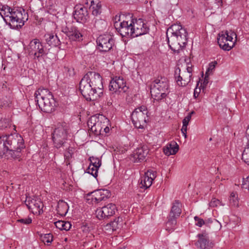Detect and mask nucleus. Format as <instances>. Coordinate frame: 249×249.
I'll list each match as a JSON object with an SVG mask.
<instances>
[{
    "instance_id": "1",
    "label": "nucleus",
    "mask_w": 249,
    "mask_h": 249,
    "mask_svg": "<svg viewBox=\"0 0 249 249\" xmlns=\"http://www.w3.org/2000/svg\"><path fill=\"white\" fill-rule=\"evenodd\" d=\"M79 89L87 101H95L103 95V85L100 74L95 71H88L79 83Z\"/></svg>"
},
{
    "instance_id": "2",
    "label": "nucleus",
    "mask_w": 249,
    "mask_h": 249,
    "mask_svg": "<svg viewBox=\"0 0 249 249\" xmlns=\"http://www.w3.org/2000/svg\"><path fill=\"white\" fill-rule=\"evenodd\" d=\"M188 33L180 24H174L169 27L166 31L168 44L175 53L183 49L187 44Z\"/></svg>"
},
{
    "instance_id": "3",
    "label": "nucleus",
    "mask_w": 249,
    "mask_h": 249,
    "mask_svg": "<svg viewBox=\"0 0 249 249\" xmlns=\"http://www.w3.org/2000/svg\"><path fill=\"white\" fill-rule=\"evenodd\" d=\"M0 137L3 149V154L7 158H19L21 149L25 147L24 140L21 136L15 133Z\"/></svg>"
},
{
    "instance_id": "4",
    "label": "nucleus",
    "mask_w": 249,
    "mask_h": 249,
    "mask_svg": "<svg viewBox=\"0 0 249 249\" xmlns=\"http://www.w3.org/2000/svg\"><path fill=\"white\" fill-rule=\"evenodd\" d=\"M8 15L4 18V20L11 29H17L22 27L28 20V15L22 8H11Z\"/></svg>"
},
{
    "instance_id": "5",
    "label": "nucleus",
    "mask_w": 249,
    "mask_h": 249,
    "mask_svg": "<svg viewBox=\"0 0 249 249\" xmlns=\"http://www.w3.org/2000/svg\"><path fill=\"white\" fill-rule=\"evenodd\" d=\"M69 127L65 123L58 124L52 133L54 146L59 148L64 146L68 139Z\"/></svg>"
},
{
    "instance_id": "6",
    "label": "nucleus",
    "mask_w": 249,
    "mask_h": 249,
    "mask_svg": "<svg viewBox=\"0 0 249 249\" xmlns=\"http://www.w3.org/2000/svg\"><path fill=\"white\" fill-rule=\"evenodd\" d=\"M217 42L219 47L225 51H230L233 47L237 35L231 30L222 31L218 35Z\"/></svg>"
},
{
    "instance_id": "7",
    "label": "nucleus",
    "mask_w": 249,
    "mask_h": 249,
    "mask_svg": "<svg viewBox=\"0 0 249 249\" xmlns=\"http://www.w3.org/2000/svg\"><path fill=\"white\" fill-rule=\"evenodd\" d=\"M147 107L142 106L136 108L131 114V120L134 125L138 128H143L148 118Z\"/></svg>"
},
{
    "instance_id": "8",
    "label": "nucleus",
    "mask_w": 249,
    "mask_h": 249,
    "mask_svg": "<svg viewBox=\"0 0 249 249\" xmlns=\"http://www.w3.org/2000/svg\"><path fill=\"white\" fill-rule=\"evenodd\" d=\"M181 204L179 200H175L173 202L170 211L168 219L166 222V230L170 231L174 229L177 224V219L181 213Z\"/></svg>"
},
{
    "instance_id": "9",
    "label": "nucleus",
    "mask_w": 249,
    "mask_h": 249,
    "mask_svg": "<svg viewBox=\"0 0 249 249\" xmlns=\"http://www.w3.org/2000/svg\"><path fill=\"white\" fill-rule=\"evenodd\" d=\"M109 120L104 116L101 115L92 116L88 121L87 124L89 128L96 134L100 133L101 130L105 126L106 123H107Z\"/></svg>"
},
{
    "instance_id": "10",
    "label": "nucleus",
    "mask_w": 249,
    "mask_h": 249,
    "mask_svg": "<svg viewBox=\"0 0 249 249\" xmlns=\"http://www.w3.org/2000/svg\"><path fill=\"white\" fill-rule=\"evenodd\" d=\"M128 89V87L126 85L125 80L121 76H115L110 82L109 89L112 93H125Z\"/></svg>"
},
{
    "instance_id": "11",
    "label": "nucleus",
    "mask_w": 249,
    "mask_h": 249,
    "mask_svg": "<svg viewBox=\"0 0 249 249\" xmlns=\"http://www.w3.org/2000/svg\"><path fill=\"white\" fill-rule=\"evenodd\" d=\"M27 50L30 55H33L38 60L40 57L46 54L42 43L37 39L30 41Z\"/></svg>"
},
{
    "instance_id": "12",
    "label": "nucleus",
    "mask_w": 249,
    "mask_h": 249,
    "mask_svg": "<svg viewBox=\"0 0 249 249\" xmlns=\"http://www.w3.org/2000/svg\"><path fill=\"white\" fill-rule=\"evenodd\" d=\"M114 26L118 32L123 37L127 38H134L132 20L128 23V21H123L121 22H116Z\"/></svg>"
},
{
    "instance_id": "13",
    "label": "nucleus",
    "mask_w": 249,
    "mask_h": 249,
    "mask_svg": "<svg viewBox=\"0 0 249 249\" xmlns=\"http://www.w3.org/2000/svg\"><path fill=\"white\" fill-rule=\"evenodd\" d=\"M96 42L99 50L104 52L110 50L114 43V39L109 35L100 36L97 38Z\"/></svg>"
},
{
    "instance_id": "14",
    "label": "nucleus",
    "mask_w": 249,
    "mask_h": 249,
    "mask_svg": "<svg viewBox=\"0 0 249 249\" xmlns=\"http://www.w3.org/2000/svg\"><path fill=\"white\" fill-rule=\"evenodd\" d=\"M132 23L134 37L148 33L149 28L142 18L133 19Z\"/></svg>"
},
{
    "instance_id": "15",
    "label": "nucleus",
    "mask_w": 249,
    "mask_h": 249,
    "mask_svg": "<svg viewBox=\"0 0 249 249\" xmlns=\"http://www.w3.org/2000/svg\"><path fill=\"white\" fill-rule=\"evenodd\" d=\"M156 176L157 173L156 171L151 170H147L139 180L140 188L146 189L150 187Z\"/></svg>"
},
{
    "instance_id": "16",
    "label": "nucleus",
    "mask_w": 249,
    "mask_h": 249,
    "mask_svg": "<svg viewBox=\"0 0 249 249\" xmlns=\"http://www.w3.org/2000/svg\"><path fill=\"white\" fill-rule=\"evenodd\" d=\"M116 207L115 204L109 203L97 209L96 214L99 219L108 218L115 214Z\"/></svg>"
},
{
    "instance_id": "17",
    "label": "nucleus",
    "mask_w": 249,
    "mask_h": 249,
    "mask_svg": "<svg viewBox=\"0 0 249 249\" xmlns=\"http://www.w3.org/2000/svg\"><path fill=\"white\" fill-rule=\"evenodd\" d=\"M37 103L40 109L43 112L51 113L54 110L56 106L55 101L53 96L43 100H38Z\"/></svg>"
},
{
    "instance_id": "18",
    "label": "nucleus",
    "mask_w": 249,
    "mask_h": 249,
    "mask_svg": "<svg viewBox=\"0 0 249 249\" xmlns=\"http://www.w3.org/2000/svg\"><path fill=\"white\" fill-rule=\"evenodd\" d=\"M25 203L28 208L34 214H40L43 212V204L38 199L27 198Z\"/></svg>"
},
{
    "instance_id": "19",
    "label": "nucleus",
    "mask_w": 249,
    "mask_h": 249,
    "mask_svg": "<svg viewBox=\"0 0 249 249\" xmlns=\"http://www.w3.org/2000/svg\"><path fill=\"white\" fill-rule=\"evenodd\" d=\"M73 17L77 22L84 23L88 18L89 14L87 8L82 5H76L75 7Z\"/></svg>"
},
{
    "instance_id": "20",
    "label": "nucleus",
    "mask_w": 249,
    "mask_h": 249,
    "mask_svg": "<svg viewBox=\"0 0 249 249\" xmlns=\"http://www.w3.org/2000/svg\"><path fill=\"white\" fill-rule=\"evenodd\" d=\"M88 196L91 197V201L98 203L109 197L110 193L107 190H97L89 193Z\"/></svg>"
},
{
    "instance_id": "21",
    "label": "nucleus",
    "mask_w": 249,
    "mask_h": 249,
    "mask_svg": "<svg viewBox=\"0 0 249 249\" xmlns=\"http://www.w3.org/2000/svg\"><path fill=\"white\" fill-rule=\"evenodd\" d=\"M149 153V149L146 145H143L137 148L131 157V160L135 162H142L144 160Z\"/></svg>"
},
{
    "instance_id": "22",
    "label": "nucleus",
    "mask_w": 249,
    "mask_h": 249,
    "mask_svg": "<svg viewBox=\"0 0 249 249\" xmlns=\"http://www.w3.org/2000/svg\"><path fill=\"white\" fill-rule=\"evenodd\" d=\"M180 70L179 68L175 70V78L178 85L184 87L190 82L192 74L187 71H183L180 75Z\"/></svg>"
},
{
    "instance_id": "23",
    "label": "nucleus",
    "mask_w": 249,
    "mask_h": 249,
    "mask_svg": "<svg viewBox=\"0 0 249 249\" xmlns=\"http://www.w3.org/2000/svg\"><path fill=\"white\" fill-rule=\"evenodd\" d=\"M198 238V241L196 243V245L201 249H211L214 244L210 241L208 235L204 233L198 234L197 235Z\"/></svg>"
},
{
    "instance_id": "24",
    "label": "nucleus",
    "mask_w": 249,
    "mask_h": 249,
    "mask_svg": "<svg viewBox=\"0 0 249 249\" xmlns=\"http://www.w3.org/2000/svg\"><path fill=\"white\" fill-rule=\"evenodd\" d=\"M67 36L71 41H80L82 40L83 36L75 26H71L68 27L67 30L65 32Z\"/></svg>"
},
{
    "instance_id": "25",
    "label": "nucleus",
    "mask_w": 249,
    "mask_h": 249,
    "mask_svg": "<svg viewBox=\"0 0 249 249\" xmlns=\"http://www.w3.org/2000/svg\"><path fill=\"white\" fill-rule=\"evenodd\" d=\"M151 86L164 92H165L169 88L168 80L165 77L156 79Z\"/></svg>"
},
{
    "instance_id": "26",
    "label": "nucleus",
    "mask_w": 249,
    "mask_h": 249,
    "mask_svg": "<svg viewBox=\"0 0 249 249\" xmlns=\"http://www.w3.org/2000/svg\"><path fill=\"white\" fill-rule=\"evenodd\" d=\"M87 4H89V8L92 10V14L97 16L102 11V5L99 0H87Z\"/></svg>"
},
{
    "instance_id": "27",
    "label": "nucleus",
    "mask_w": 249,
    "mask_h": 249,
    "mask_svg": "<svg viewBox=\"0 0 249 249\" xmlns=\"http://www.w3.org/2000/svg\"><path fill=\"white\" fill-rule=\"evenodd\" d=\"M179 149V146L175 141L171 142L170 143L167 144L166 146L163 148L164 153L166 156H170L176 154Z\"/></svg>"
},
{
    "instance_id": "28",
    "label": "nucleus",
    "mask_w": 249,
    "mask_h": 249,
    "mask_svg": "<svg viewBox=\"0 0 249 249\" xmlns=\"http://www.w3.org/2000/svg\"><path fill=\"white\" fill-rule=\"evenodd\" d=\"M36 101L38 102V100H43L44 99L53 96L52 92L47 89L39 88L36 91L35 94Z\"/></svg>"
},
{
    "instance_id": "29",
    "label": "nucleus",
    "mask_w": 249,
    "mask_h": 249,
    "mask_svg": "<svg viewBox=\"0 0 249 249\" xmlns=\"http://www.w3.org/2000/svg\"><path fill=\"white\" fill-rule=\"evenodd\" d=\"M44 37L46 43L49 46L57 47L60 44V41L56 35L48 34L45 35Z\"/></svg>"
},
{
    "instance_id": "30",
    "label": "nucleus",
    "mask_w": 249,
    "mask_h": 249,
    "mask_svg": "<svg viewBox=\"0 0 249 249\" xmlns=\"http://www.w3.org/2000/svg\"><path fill=\"white\" fill-rule=\"evenodd\" d=\"M150 93L154 99L158 101L164 99L167 95L165 92L161 91L152 86H151Z\"/></svg>"
},
{
    "instance_id": "31",
    "label": "nucleus",
    "mask_w": 249,
    "mask_h": 249,
    "mask_svg": "<svg viewBox=\"0 0 249 249\" xmlns=\"http://www.w3.org/2000/svg\"><path fill=\"white\" fill-rule=\"evenodd\" d=\"M68 204L63 200H59L58 202L57 211V213L61 215H65L69 210Z\"/></svg>"
},
{
    "instance_id": "32",
    "label": "nucleus",
    "mask_w": 249,
    "mask_h": 249,
    "mask_svg": "<svg viewBox=\"0 0 249 249\" xmlns=\"http://www.w3.org/2000/svg\"><path fill=\"white\" fill-rule=\"evenodd\" d=\"M55 227L60 230L68 231L71 227V223L68 221L59 220L54 222Z\"/></svg>"
},
{
    "instance_id": "33",
    "label": "nucleus",
    "mask_w": 249,
    "mask_h": 249,
    "mask_svg": "<svg viewBox=\"0 0 249 249\" xmlns=\"http://www.w3.org/2000/svg\"><path fill=\"white\" fill-rule=\"evenodd\" d=\"M242 160L247 164L249 165V141L247 143L242 153Z\"/></svg>"
},
{
    "instance_id": "34",
    "label": "nucleus",
    "mask_w": 249,
    "mask_h": 249,
    "mask_svg": "<svg viewBox=\"0 0 249 249\" xmlns=\"http://www.w3.org/2000/svg\"><path fill=\"white\" fill-rule=\"evenodd\" d=\"M230 204L231 205L234 207L238 206V196L236 193L232 192L229 198Z\"/></svg>"
},
{
    "instance_id": "35",
    "label": "nucleus",
    "mask_w": 249,
    "mask_h": 249,
    "mask_svg": "<svg viewBox=\"0 0 249 249\" xmlns=\"http://www.w3.org/2000/svg\"><path fill=\"white\" fill-rule=\"evenodd\" d=\"M99 168H96L95 165L89 164L86 170V172L96 178L98 176V171Z\"/></svg>"
},
{
    "instance_id": "36",
    "label": "nucleus",
    "mask_w": 249,
    "mask_h": 249,
    "mask_svg": "<svg viewBox=\"0 0 249 249\" xmlns=\"http://www.w3.org/2000/svg\"><path fill=\"white\" fill-rule=\"evenodd\" d=\"M120 222V218L118 217L115 219L111 223L107 224L106 227L107 228V229H110L112 231L116 230L117 229L119 228V223Z\"/></svg>"
},
{
    "instance_id": "37",
    "label": "nucleus",
    "mask_w": 249,
    "mask_h": 249,
    "mask_svg": "<svg viewBox=\"0 0 249 249\" xmlns=\"http://www.w3.org/2000/svg\"><path fill=\"white\" fill-rule=\"evenodd\" d=\"M89 160L90 161V164L95 165L96 168H99L102 164L101 160L98 158L92 156L89 157Z\"/></svg>"
},
{
    "instance_id": "38",
    "label": "nucleus",
    "mask_w": 249,
    "mask_h": 249,
    "mask_svg": "<svg viewBox=\"0 0 249 249\" xmlns=\"http://www.w3.org/2000/svg\"><path fill=\"white\" fill-rule=\"evenodd\" d=\"M11 125V122L9 119L2 118L0 120V127L1 129L7 128Z\"/></svg>"
},
{
    "instance_id": "39",
    "label": "nucleus",
    "mask_w": 249,
    "mask_h": 249,
    "mask_svg": "<svg viewBox=\"0 0 249 249\" xmlns=\"http://www.w3.org/2000/svg\"><path fill=\"white\" fill-rule=\"evenodd\" d=\"M224 206L225 204H223L219 199L215 198H213L209 203V206L211 207L214 208L218 206Z\"/></svg>"
},
{
    "instance_id": "40",
    "label": "nucleus",
    "mask_w": 249,
    "mask_h": 249,
    "mask_svg": "<svg viewBox=\"0 0 249 249\" xmlns=\"http://www.w3.org/2000/svg\"><path fill=\"white\" fill-rule=\"evenodd\" d=\"M11 9V8L8 6L0 5V15L3 16L2 12H4V18H5V16L8 15V12H9Z\"/></svg>"
},
{
    "instance_id": "41",
    "label": "nucleus",
    "mask_w": 249,
    "mask_h": 249,
    "mask_svg": "<svg viewBox=\"0 0 249 249\" xmlns=\"http://www.w3.org/2000/svg\"><path fill=\"white\" fill-rule=\"evenodd\" d=\"M42 240L45 244H50L53 241V235L51 233L45 234L42 237Z\"/></svg>"
},
{
    "instance_id": "42",
    "label": "nucleus",
    "mask_w": 249,
    "mask_h": 249,
    "mask_svg": "<svg viewBox=\"0 0 249 249\" xmlns=\"http://www.w3.org/2000/svg\"><path fill=\"white\" fill-rule=\"evenodd\" d=\"M217 62L216 61H213L209 63L208 68L207 70L206 74H210L213 72L217 65Z\"/></svg>"
},
{
    "instance_id": "43",
    "label": "nucleus",
    "mask_w": 249,
    "mask_h": 249,
    "mask_svg": "<svg viewBox=\"0 0 249 249\" xmlns=\"http://www.w3.org/2000/svg\"><path fill=\"white\" fill-rule=\"evenodd\" d=\"M32 220L31 218L28 217L26 218H21L17 220V222H19L25 225H28L32 223Z\"/></svg>"
},
{
    "instance_id": "44",
    "label": "nucleus",
    "mask_w": 249,
    "mask_h": 249,
    "mask_svg": "<svg viewBox=\"0 0 249 249\" xmlns=\"http://www.w3.org/2000/svg\"><path fill=\"white\" fill-rule=\"evenodd\" d=\"M194 219L196 221V225L199 227H202L205 224V222L203 219L198 217V216H195L194 217Z\"/></svg>"
},
{
    "instance_id": "45",
    "label": "nucleus",
    "mask_w": 249,
    "mask_h": 249,
    "mask_svg": "<svg viewBox=\"0 0 249 249\" xmlns=\"http://www.w3.org/2000/svg\"><path fill=\"white\" fill-rule=\"evenodd\" d=\"M191 119L190 115H187L182 121V124L185 125H188L189 122Z\"/></svg>"
},
{
    "instance_id": "46",
    "label": "nucleus",
    "mask_w": 249,
    "mask_h": 249,
    "mask_svg": "<svg viewBox=\"0 0 249 249\" xmlns=\"http://www.w3.org/2000/svg\"><path fill=\"white\" fill-rule=\"evenodd\" d=\"M242 187L243 189L249 190V184L247 181H245V179H243V182L242 184Z\"/></svg>"
},
{
    "instance_id": "47",
    "label": "nucleus",
    "mask_w": 249,
    "mask_h": 249,
    "mask_svg": "<svg viewBox=\"0 0 249 249\" xmlns=\"http://www.w3.org/2000/svg\"><path fill=\"white\" fill-rule=\"evenodd\" d=\"M187 125H188L182 124V128L181 129L182 134L187 133Z\"/></svg>"
},
{
    "instance_id": "48",
    "label": "nucleus",
    "mask_w": 249,
    "mask_h": 249,
    "mask_svg": "<svg viewBox=\"0 0 249 249\" xmlns=\"http://www.w3.org/2000/svg\"><path fill=\"white\" fill-rule=\"evenodd\" d=\"M103 129H104V131L106 133H108L109 131V127L108 126H107L106 124H105V126L104 127V128Z\"/></svg>"
},
{
    "instance_id": "49",
    "label": "nucleus",
    "mask_w": 249,
    "mask_h": 249,
    "mask_svg": "<svg viewBox=\"0 0 249 249\" xmlns=\"http://www.w3.org/2000/svg\"><path fill=\"white\" fill-rule=\"evenodd\" d=\"M186 70L187 71H187V72H189L190 74H192V67L187 66V67L186 68Z\"/></svg>"
},
{
    "instance_id": "50",
    "label": "nucleus",
    "mask_w": 249,
    "mask_h": 249,
    "mask_svg": "<svg viewBox=\"0 0 249 249\" xmlns=\"http://www.w3.org/2000/svg\"><path fill=\"white\" fill-rule=\"evenodd\" d=\"M11 104L10 102H6V103L4 102V101L3 102V105L4 106H9V104Z\"/></svg>"
},
{
    "instance_id": "51",
    "label": "nucleus",
    "mask_w": 249,
    "mask_h": 249,
    "mask_svg": "<svg viewBox=\"0 0 249 249\" xmlns=\"http://www.w3.org/2000/svg\"><path fill=\"white\" fill-rule=\"evenodd\" d=\"M208 80L206 79V77H205L203 84V85L206 86L208 84Z\"/></svg>"
},
{
    "instance_id": "52",
    "label": "nucleus",
    "mask_w": 249,
    "mask_h": 249,
    "mask_svg": "<svg viewBox=\"0 0 249 249\" xmlns=\"http://www.w3.org/2000/svg\"><path fill=\"white\" fill-rule=\"evenodd\" d=\"M217 3H220V5H222V1L221 0H215Z\"/></svg>"
},
{
    "instance_id": "53",
    "label": "nucleus",
    "mask_w": 249,
    "mask_h": 249,
    "mask_svg": "<svg viewBox=\"0 0 249 249\" xmlns=\"http://www.w3.org/2000/svg\"><path fill=\"white\" fill-rule=\"evenodd\" d=\"M245 180L246 181L249 183V176L246 179H245Z\"/></svg>"
},
{
    "instance_id": "54",
    "label": "nucleus",
    "mask_w": 249,
    "mask_h": 249,
    "mask_svg": "<svg viewBox=\"0 0 249 249\" xmlns=\"http://www.w3.org/2000/svg\"><path fill=\"white\" fill-rule=\"evenodd\" d=\"M194 113H195V112L194 111H192L191 112H190L189 113H188V115H190L191 117H192V114H193Z\"/></svg>"
},
{
    "instance_id": "55",
    "label": "nucleus",
    "mask_w": 249,
    "mask_h": 249,
    "mask_svg": "<svg viewBox=\"0 0 249 249\" xmlns=\"http://www.w3.org/2000/svg\"><path fill=\"white\" fill-rule=\"evenodd\" d=\"M183 135L184 136L185 138L187 137V133L183 134Z\"/></svg>"
},
{
    "instance_id": "56",
    "label": "nucleus",
    "mask_w": 249,
    "mask_h": 249,
    "mask_svg": "<svg viewBox=\"0 0 249 249\" xmlns=\"http://www.w3.org/2000/svg\"><path fill=\"white\" fill-rule=\"evenodd\" d=\"M2 13H3V16H1L4 19V12H2Z\"/></svg>"
},
{
    "instance_id": "57",
    "label": "nucleus",
    "mask_w": 249,
    "mask_h": 249,
    "mask_svg": "<svg viewBox=\"0 0 249 249\" xmlns=\"http://www.w3.org/2000/svg\"><path fill=\"white\" fill-rule=\"evenodd\" d=\"M196 91L194 92V96L196 97Z\"/></svg>"
},
{
    "instance_id": "58",
    "label": "nucleus",
    "mask_w": 249,
    "mask_h": 249,
    "mask_svg": "<svg viewBox=\"0 0 249 249\" xmlns=\"http://www.w3.org/2000/svg\"><path fill=\"white\" fill-rule=\"evenodd\" d=\"M196 91L194 92V96L196 97Z\"/></svg>"
}]
</instances>
